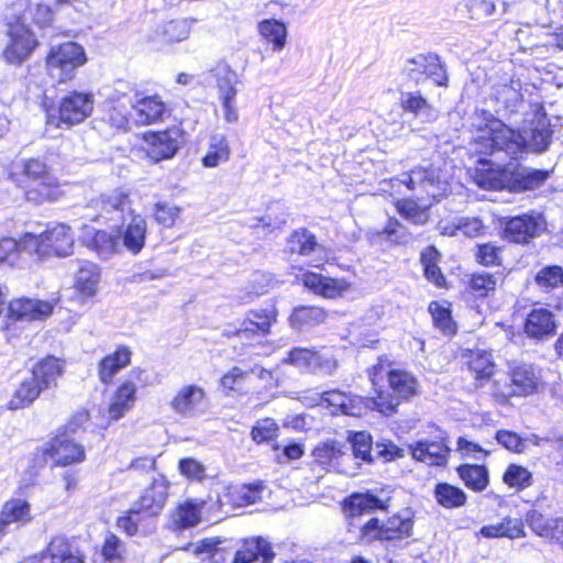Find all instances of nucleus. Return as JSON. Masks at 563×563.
Returning a JSON list of instances; mask_svg holds the SVG:
<instances>
[{"label": "nucleus", "mask_w": 563, "mask_h": 563, "mask_svg": "<svg viewBox=\"0 0 563 563\" xmlns=\"http://www.w3.org/2000/svg\"><path fill=\"white\" fill-rule=\"evenodd\" d=\"M474 129L471 151L476 155L506 156L517 158L526 148L534 153L544 152L551 143L552 131L545 117L531 122L525 135L506 125L486 110H476L472 117Z\"/></svg>", "instance_id": "nucleus-1"}, {"label": "nucleus", "mask_w": 563, "mask_h": 563, "mask_svg": "<svg viewBox=\"0 0 563 563\" xmlns=\"http://www.w3.org/2000/svg\"><path fill=\"white\" fill-rule=\"evenodd\" d=\"M63 374V365L58 358L48 356L40 361L14 390L8 404L10 410L23 409L32 405L44 389L56 385Z\"/></svg>", "instance_id": "nucleus-2"}, {"label": "nucleus", "mask_w": 563, "mask_h": 563, "mask_svg": "<svg viewBox=\"0 0 563 563\" xmlns=\"http://www.w3.org/2000/svg\"><path fill=\"white\" fill-rule=\"evenodd\" d=\"M73 245L70 228L64 223L51 225L40 234L26 233L21 239V247L41 260L52 255L67 256L71 253Z\"/></svg>", "instance_id": "nucleus-3"}, {"label": "nucleus", "mask_w": 563, "mask_h": 563, "mask_svg": "<svg viewBox=\"0 0 563 563\" xmlns=\"http://www.w3.org/2000/svg\"><path fill=\"white\" fill-rule=\"evenodd\" d=\"M390 183L394 187L405 185L420 202L435 200L446 190V183L441 179L440 172L433 167H415L408 173L391 178Z\"/></svg>", "instance_id": "nucleus-4"}, {"label": "nucleus", "mask_w": 563, "mask_h": 563, "mask_svg": "<svg viewBox=\"0 0 563 563\" xmlns=\"http://www.w3.org/2000/svg\"><path fill=\"white\" fill-rule=\"evenodd\" d=\"M368 376L374 386L379 378L386 376L389 388L400 402L409 400L419 390V382L413 374L395 367V363L387 356H380L377 363L368 368Z\"/></svg>", "instance_id": "nucleus-5"}, {"label": "nucleus", "mask_w": 563, "mask_h": 563, "mask_svg": "<svg viewBox=\"0 0 563 563\" xmlns=\"http://www.w3.org/2000/svg\"><path fill=\"white\" fill-rule=\"evenodd\" d=\"M86 60L84 48L75 42L52 46L46 56L47 73L58 82H66L74 78L76 69Z\"/></svg>", "instance_id": "nucleus-6"}, {"label": "nucleus", "mask_w": 563, "mask_h": 563, "mask_svg": "<svg viewBox=\"0 0 563 563\" xmlns=\"http://www.w3.org/2000/svg\"><path fill=\"white\" fill-rule=\"evenodd\" d=\"M5 35L8 41L2 55L5 62L12 65L25 62L38 44L23 16H15L8 21Z\"/></svg>", "instance_id": "nucleus-7"}, {"label": "nucleus", "mask_w": 563, "mask_h": 563, "mask_svg": "<svg viewBox=\"0 0 563 563\" xmlns=\"http://www.w3.org/2000/svg\"><path fill=\"white\" fill-rule=\"evenodd\" d=\"M412 521L410 518L393 516L385 522L379 523L377 519L368 520L361 530V541L371 543L375 540L396 541L411 536Z\"/></svg>", "instance_id": "nucleus-8"}, {"label": "nucleus", "mask_w": 563, "mask_h": 563, "mask_svg": "<svg viewBox=\"0 0 563 563\" xmlns=\"http://www.w3.org/2000/svg\"><path fill=\"white\" fill-rule=\"evenodd\" d=\"M169 407L176 415L184 418L199 417L208 409L207 393L199 385H184L175 393Z\"/></svg>", "instance_id": "nucleus-9"}, {"label": "nucleus", "mask_w": 563, "mask_h": 563, "mask_svg": "<svg viewBox=\"0 0 563 563\" xmlns=\"http://www.w3.org/2000/svg\"><path fill=\"white\" fill-rule=\"evenodd\" d=\"M93 107L95 98L91 92L70 91L60 100L59 122L69 126L79 124L91 115Z\"/></svg>", "instance_id": "nucleus-10"}, {"label": "nucleus", "mask_w": 563, "mask_h": 563, "mask_svg": "<svg viewBox=\"0 0 563 563\" xmlns=\"http://www.w3.org/2000/svg\"><path fill=\"white\" fill-rule=\"evenodd\" d=\"M545 229V220L539 213H525L508 219L504 228L506 240L527 244Z\"/></svg>", "instance_id": "nucleus-11"}, {"label": "nucleus", "mask_w": 563, "mask_h": 563, "mask_svg": "<svg viewBox=\"0 0 563 563\" xmlns=\"http://www.w3.org/2000/svg\"><path fill=\"white\" fill-rule=\"evenodd\" d=\"M91 203L95 208L99 209L100 213L98 217L106 219L122 220L124 222L129 220L130 216L134 214L130 192L121 188L101 194Z\"/></svg>", "instance_id": "nucleus-12"}, {"label": "nucleus", "mask_w": 563, "mask_h": 563, "mask_svg": "<svg viewBox=\"0 0 563 563\" xmlns=\"http://www.w3.org/2000/svg\"><path fill=\"white\" fill-rule=\"evenodd\" d=\"M298 279L311 292L327 299L342 298L352 288V284L344 278H332L310 271L302 272Z\"/></svg>", "instance_id": "nucleus-13"}, {"label": "nucleus", "mask_w": 563, "mask_h": 563, "mask_svg": "<svg viewBox=\"0 0 563 563\" xmlns=\"http://www.w3.org/2000/svg\"><path fill=\"white\" fill-rule=\"evenodd\" d=\"M145 151L154 162L172 158L179 148L178 130H166L144 135Z\"/></svg>", "instance_id": "nucleus-14"}, {"label": "nucleus", "mask_w": 563, "mask_h": 563, "mask_svg": "<svg viewBox=\"0 0 563 563\" xmlns=\"http://www.w3.org/2000/svg\"><path fill=\"white\" fill-rule=\"evenodd\" d=\"M551 172L534 169L523 165L509 167L508 191L523 192L540 188L550 177Z\"/></svg>", "instance_id": "nucleus-15"}, {"label": "nucleus", "mask_w": 563, "mask_h": 563, "mask_svg": "<svg viewBox=\"0 0 563 563\" xmlns=\"http://www.w3.org/2000/svg\"><path fill=\"white\" fill-rule=\"evenodd\" d=\"M412 457L430 466H444L448 463L450 448L442 440L418 441L409 446Z\"/></svg>", "instance_id": "nucleus-16"}, {"label": "nucleus", "mask_w": 563, "mask_h": 563, "mask_svg": "<svg viewBox=\"0 0 563 563\" xmlns=\"http://www.w3.org/2000/svg\"><path fill=\"white\" fill-rule=\"evenodd\" d=\"M130 221L126 227L118 234L120 236V247L123 246L133 255L139 254L146 240L147 223L140 214L129 217Z\"/></svg>", "instance_id": "nucleus-17"}, {"label": "nucleus", "mask_w": 563, "mask_h": 563, "mask_svg": "<svg viewBox=\"0 0 563 563\" xmlns=\"http://www.w3.org/2000/svg\"><path fill=\"white\" fill-rule=\"evenodd\" d=\"M275 553L269 542L263 538L246 539L234 553L232 563H272Z\"/></svg>", "instance_id": "nucleus-18"}, {"label": "nucleus", "mask_w": 563, "mask_h": 563, "mask_svg": "<svg viewBox=\"0 0 563 563\" xmlns=\"http://www.w3.org/2000/svg\"><path fill=\"white\" fill-rule=\"evenodd\" d=\"M168 483L162 476L157 475L152 478V484L144 490L139 500V510L156 516L164 508L167 499Z\"/></svg>", "instance_id": "nucleus-19"}, {"label": "nucleus", "mask_w": 563, "mask_h": 563, "mask_svg": "<svg viewBox=\"0 0 563 563\" xmlns=\"http://www.w3.org/2000/svg\"><path fill=\"white\" fill-rule=\"evenodd\" d=\"M287 363L303 369H320L327 374H332L336 368V362L333 358H323L316 351L302 347L291 350Z\"/></svg>", "instance_id": "nucleus-20"}, {"label": "nucleus", "mask_w": 563, "mask_h": 563, "mask_svg": "<svg viewBox=\"0 0 563 563\" xmlns=\"http://www.w3.org/2000/svg\"><path fill=\"white\" fill-rule=\"evenodd\" d=\"M511 384L507 391H503V397L526 396L532 394L539 384V379L531 365L520 364L512 367L510 372Z\"/></svg>", "instance_id": "nucleus-21"}, {"label": "nucleus", "mask_w": 563, "mask_h": 563, "mask_svg": "<svg viewBox=\"0 0 563 563\" xmlns=\"http://www.w3.org/2000/svg\"><path fill=\"white\" fill-rule=\"evenodd\" d=\"M52 311V303L37 299L21 298L9 305L10 316L18 320H40L48 317Z\"/></svg>", "instance_id": "nucleus-22"}, {"label": "nucleus", "mask_w": 563, "mask_h": 563, "mask_svg": "<svg viewBox=\"0 0 563 563\" xmlns=\"http://www.w3.org/2000/svg\"><path fill=\"white\" fill-rule=\"evenodd\" d=\"M51 176L47 165L37 158H27L15 162L12 165L10 177L19 186H24L29 181L42 180Z\"/></svg>", "instance_id": "nucleus-23"}, {"label": "nucleus", "mask_w": 563, "mask_h": 563, "mask_svg": "<svg viewBox=\"0 0 563 563\" xmlns=\"http://www.w3.org/2000/svg\"><path fill=\"white\" fill-rule=\"evenodd\" d=\"M47 453L56 464L63 466L81 462L85 459L84 448L65 435L53 439Z\"/></svg>", "instance_id": "nucleus-24"}, {"label": "nucleus", "mask_w": 563, "mask_h": 563, "mask_svg": "<svg viewBox=\"0 0 563 563\" xmlns=\"http://www.w3.org/2000/svg\"><path fill=\"white\" fill-rule=\"evenodd\" d=\"M196 22L194 18L170 20L156 27L152 40L167 44L179 43L188 38Z\"/></svg>", "instance_id": "nucleus-25"}, {"label": "nucleus", "mask_w": 563, "mask_h": 563, "mask_svg": "<svg viewBox=\"0 0 563 563\" xmlns=\"http://www.w3.org/2000/svg\"><path fill=\"white\" fill-rule=\"evenodd\" d=\"M137 124L148 125L162 121L167 111L166 104L158 96L144 97L132 104Z\"/></svg>", "instance_id": "nucleus-26"}, {"label": "nucleus", "mask_w": 563, "mask_h": 563, "mask_svg": "<svg viewBox=\"0 0 563 563\" xmlns=\"http://www.w3.org/2000/svg\"><path fill=\"white\" fill-rule=\"evenodd\" d=\"M100 282V271L91 262H82L75 277V290L81 300L95 297L98 292Z\"/></svg>", "instance_id": "nucleus-27"}, {"label": "nucleus", "mask_w": 563, "mask_h": 563, "mask_svg": "<svg viewBox=\"0 0 563 563\" xmlns=\"http://www.w3.org/2000/svg\"><path fill=\"white\" fill-rule=\"evenodd\" d=\"M136 401V385L133 382H124L114 391L108 407L111 420H119L129 412Z\"/></svg>", "instance_id": "nucleus-28"}, {"label": "nucleus", "mask_w": 563, "mask_h": 563, "mask_svg": "<svg viewBox=\"0 0 563 563\" xmlns=\"http://www.w3.org/2000/svg\"><path fill=\"white\" fill-rule=\"evenodd\" d=\"M479 164L482 167H477L473 176L478 187L486 190H508L509 167L485 168L487 163L483 158Z\"/></svg>", "instance_id": "nucleus-29"}, {"label": "nucleus", "mask_w": 563, "mask_h": 563, "mask_svg": "<svg viewBox=\"0 0 563 563\" xmlns=\"http://www.w3.org/2000/svg\"><path fill=\"white\" fill-rule=\"evenodd\" d=\"M22 187L25 190L26 200L36 205L56 201L63 195L59 185L52 176Z\"/></svg>", "instance_id": "nucleus-30"}, {"label": "nucleus", "mask_w": 563, "mask_h": 563, "mask_svg": "<svg viewBox=\"0 0 563 563\" xmlns=\"http://www.w3.org/2000/svg\"><path fill=\"white\" fill-rule=\"evenodd\" d=\"M328 317L323 308L316 306H299L294 309L288 318L289 325L296 330H303L325 321Z\"/></svg>", "instance_id": "nucleus-31"}, {"label": "nucleus", "mask_w": 563, "mask_h": 563, "mask_svg": "<svg viewBox=\"0 0 563 563\" xmlns=\"http://www.w3.org/2000/svg\"><path fill=\"white\" fill-rule=\"evenodd\" d=\"M203 506L205 501L180 504L170 515L172 526L175 529H187L197 526L201 521Z\"/></svg>", "instance_id": "nucleus-32"}, {"label": "nucleus", "mask_w": 563, "mask_h": 563, "mask_svg": "<svg viewBox=\"0 0 563 563\" xmlns=\"http://www.w3.org/2000/svg\"><path fill=\"white\" fill-rule=\"evenodd\" d=\"M271 324V317L267 313L251 311L241 327L235 331V335L241 340L263 336L269 332Z\"/></svg>", "instance_id": "nucleus-33"}, {"label": "nucleus", "mask_w": 563, "mask_h": 563, "mask_svg": "<svg viewBox=\"0 0 563 563\" xmlns=\"http://www.w3.org/2000/svg\"><path fill=\"white\" fill-rule=\"evenodd\" d=\"M131 362V351L125 347H119L113 354L102 358L99 363V377L104 384L112 380L113 376Z\"/></svg>", "instance_id": "nucleus-34"}, {"label": "nucleus", "mask_w": 563, "mask_h": 563, "mask_svg": "<svg viewBox=\"0 0 563 563\" xmlns=\"http://www.w3.org/2000/svg\"><path fill=\"white\" fill-rule=\"evenodd\" d=\"M468 369L474 374L477 387L492 378L495 373V363L492 354L484 350L471 352L468 356Z\"/></svg>", "instance_id": "nucleus-35"}, {"label": "nucleus", "mask_w": 563, "mask_h": 563, "mask_svg": "<svg viewBox=\"0 0 563 563\" xmlns=\"http://www.w3.org/2000/svg\"><path fill=\"white\" fill-rule=\"evenodd\" d=\"M553 314L543 308L532 310L526 320L525 331L529 336L542 338L554 330Z\"/></svg>", "instance_id": "nucleus-36"}, {"label": "nucleus", "mask_w": 563, "mask_h": 563, "mask_svg": "<svg viewBox=\"0 0 563 563\" xmlns=\"http://www.w3.org/2000/svg\"><path fill=\"white\" fill-rule=\"evenodd\" d=\"M481 534L485 538L517 539L526 536L523 522L520 518H505L496 525L484 526Z\"/></svg>", "instance_id": "nucleus-37"}, {"label": "nucleus", "mask_w": 563, "mask_h": 563, "mask_svg": "<svg viewBox=\"0 0 563 563\" xmlns=\"http://www.w3.org/2000/svg\"><path fill=\"white\" fill-rule=\"evenodd\" d=\"M418 201L411 198L398 199L395 206L397 212L405 220L415 225H423L429 220L428 209L431 206V200L429 203L421 202L422 205H419Z\"/></svg>", "instance_id": "nucleus-38"}, {"label": "nucleus", "mask_w": 563, "mask_h": 563, "mask_svg": "<svg viewBox=\"0 0 563 563\" xmlns=\"http://www.w3.org/2000/svg\"><path fill=\"white\" fill-rule=\"evenodd\" d=\"M456 472L465 486L476 493L483 492L488 486V471L483 465L463 464Z\"/></svg>", "instance_id": "nucleus-39"}, {"label": "nucleus", "mask_w": 563, "mask_h": 563, "mask_svg": "<svg viewBox=\"0 0 563 563\" xmlns=\"http://www.w3.org/2000/svg\"><path fill=\"white\" fill-rule=\"evenodd\" d=\"M437 503L446 509L460 508L466 504L465 492L449 483H438L433 489Z\"/></svg>", "instance_id": "nucleus-40"}, {"label": "nucleus", "mask_w": 563, "mask_h": 563, "mask_svg": "<svg viewBox=\"0 0 563 563\" xmlns=\"http://www.w3.org/2000/svg\"><path fill=\"white\" fill-rule=\"evenodd\" d=\"M211 74L217 80L220 99L235 98V86L238 84L236 73L233 71L227 63L220 62L211 69Z\"/></svg>", "instance_id": "nucleus-41"}, {"label": "nucleus", "mask_w": 563, "mask_h": 563, "mask_svg": "<svg viewBox=\"0 0 563 563\" xmlns=\"http://www.w3.org/2000/svg\"><path fill=\"white\" fill-rule=\"evenodd\" d=\"M230 153L227 139L221 134H214L209 140L207 153L202 157V165L208 168L217 167L229 161Z\"/></svg>", "instance_id": "nucleus-42"}, {"label": "nucleus", "mask_w": 563, "mask_h": 563, "mask_svg": "<svg viewBox=\"0 0 563 563\" xmlns=\"http://www.w3.org/2000/svg\"><path fill=\"white\" fill-rule=\"evenodd\" d=\"M0 515L10 525L18 523L24 526L32 521L31 505L21 498H13L5 501L0 510Z\"/></svg>", "instance_id": "nucleus-43"}, {"label": "nucleus", "mask_w": 563, "mask_h": 563, "mask_svg": "<svg viewBox=\"0 0 563 563\" xmlns=\"http://www.w3.org/2000/svg\"><path fill=\"white\" fill-rule=\"evenodd\" d=\"M383 508H385L384 501L369 493L354 494L346 500L345 505L347 515L351 517L361 516L364 512Z\"/></svg>", "instance_id": "nucleus-44"}, {"label": "nucleus", "mask_w": 563, "mask_h": 563, "mask_svg": "<svg viewBox=\"0 0 563 563\" xmlns=\"http://www.w3.org/2000/svg\"><path fill=\"white\" fill-rule=\"evenodd\" d=\"M251 374H256L260 377H264V375L272 377V373L264 368H253L249 373L235 366L221 377V386L228 390L242 391L250 380Z\"/></svg>", "instance_id": "nucleus-45"}, {"label": "nucleus", "mask_w": 563, "mask_h": 563, "mask_svg": "<svg viewBox=\"0 0 563 563\" xmlns=\"http://www.w3.org/2000/svg\"><path fill=\"white\" fill-rule=\"evenodd\" d=\"M399 100L404 111L413 113L417 117L426 115L428 119L433 118L432 106L419 91L401 92Z\"/></svg>", "instance_id": "nucleus-46"}, {"label": "nucleus", "mask_w": 563, "mask_h": 563, "mask_svg": "<svg viewBox=\"0 0 563 563\" xmlns=\"http://www.w3.org/2000/svg\"><path fill=\"white\" fill-rule=\"evenodd\" d=\"M88 246L95 250L100 257H109L120 252V236L106 231H97Z\"/></svg>", "instance_id": "nucleus-47"}, {"label": "nucleus", "mask_w": 563, "mask_h": 563, "mask_svg": "<svg viewBox=\"0 0 563 563\" xmlns=\"http://www.w3.org/2000/svg\"><path fill=\"white\" fill-rule=\"evenodd\" d=\"M219 544L220 541L218 539H206L190 547L196 555L206 554V559H208L209 563H227L231 553L219 548Z\"/></svg>", "instance_id": "nucleus-48"}, {"label": "nucleus", "mask_w": 563, "mask_h": 563, "mask_svg": "<svg viewBox=\"0 0 563 563\" xmlns=\"http://www.w3.org/2000/svg\"><path fill=\"white\" fill-rule=\"evenodd\" d=\"M375 236L395 244H407L412 240L407 228L395 218H390L383 230L376 231Z\"/></svg>", "instance_id": "nucleus-49"}, {"label": "nucleus", "mask_w": 563, "mask_h": 563, "mask_svg": "<svg viewBox=\"0 0 563 563\" xmlns=\"http://www.w3.org/2000/svg\"><path fill=\"white\" fill-rule=\"evenodd\" d=\"M439 256V252L434 247L430 246L422 252L421 263L423 265L424 276L427 279L440 287L444 284L445 278L437 264Z\"/></svg>", "instance_id": "nucleus-50"}, {"label": "nucleus", "mask_w": 563, "mask_h": 563, "mask_svg": "<svg viewBox=\"0 0 563 563\" xmlns=\"http://www.w3.org/2000/svg\"><path fill=\"white\" fill-rule=\"evenodd\" d=\"M73 551L71 544L68 539L62 536H56L51 539L46 549L41 552L44 563L60 562Z\"/></svg>", "instance_id": "nucleus-51"}, {"label": "nucleus", "mask_w": 563, "mask_h": 563, "mask_svg": "<svg viewBox=\"0 0 563 563\" xmlns=\"http://www.w3.org/2000/svg\"><path fill=\"white\" fill-rule=\"evenodd\" d=\"M366 411L377 410L384 416H391L397 411L400 400L390 393L378 391L376 397L365 398Z\"/></svg>", "instance_id": "nucleus-52"}, {"label": "nucleus", "mask_w": 563, "mask_h": 563, "mask_svg": "<svg viewBox=\"0 0 563 563\" xmlns=\"http://www.w3.org/2000/svg\"><path fill=\"white\" fill-rule=\"evenodd\" d=\"M317 246L316 238L307 230L295 231L287 240V247L290 253L309 255Z\"/></svg>", "instance_id": "nucleus-53"}, {"label": "nucleus", "mask_w": 563, "mask_h": 563, "mask_svg": "<svg viewBox=\"0 0 563 563\" xmlns=\"http://www.w3.org/2000/svg\"><path fill=\"white\" fill-rule=\"evenodd\" d=\"M536 284L543 289H554L563 286V268L558 265L545 266L536 275Z\"/></svg>", "instance_id": "nucleus-54"}, {"label": "nucleus", "mask_w": 563, "mask_h": 563, "mask_svg": "<svg viewBox=\"0 0 563 563\" xmlns=\"http://www.w3.org/2000/svg\"><path fill=\"white\" fill-rule=\"evenodd\" d=\"M503 479L509 487L523 489L531 485L532 474L523 466L510 464L506 470Z\"/></svg>", "instance_id": "nucleus-55"}, {"label": "nucleus", "mask_w": 563, "mask_h": 563, "mask_svg": "<svg viewBox=\"0 0 563 563\" xmlns=\"http://www.w3.org/2000/svg\"><path fill=\"white\" fill-rule=\"evenodd\" d=\"M527 522L538 536L554 538L556 518H545L541 512L532 510L527 516Z\"/></svg>", "instance_id": "nucleus-56"}, {"label": "nucleus", "mask_w": 563, "mask_h": 563, "mask_svg": "<svg viewBox=\"0 0 563 563\" xmlns=\"http://www.w3.org/2000/svg\"><path fill=\"white\" fill-rule=\"evenodd\" d=\"M420 60L424 63V79L430 78L437 86L448 85V75L438 55L430 53L427 54V58Z\"/></svg>", "instance_id": "nucleus-57"}, {"label": "nucleus", "mask_w": 563, "mask_h": 563, "mask_svg": "<svg viewBox=\"0 0 563 563\" xmlns=\"http://www.w3.org/2000/svg\"><path fill=\"white\" fill-rule=\"evenodd\" d=\"M498 280L497 274L475 273L470 279V287L478 297H485L496 289Z\"/></svg>", "instance_id": "nucleus-58"}, {"label": "nucleus", "mask_w": 563, "mask_h": 563, "mask_svg": "<svg viewBox=\"0 0 563 563\" xmlns=\"http://www.w3.org/2000/svg\"><path fill=\"white\" fill-rule=\"evenodd\" d=\"M278 434V426L271 418H264L257 421L256 426L253 427L252 438L257 443L273 442L276 440Z\"/></svg>", "instance_id": "nucleus-59"}, {"label": "nucleus", "mask_w": 563, "mask_h": 563, "mask_svg": "<svg viewBox=\"0 0 563 563\" xmlns=\"http://www.w3.org/2000/svg\"><path fill=\"white\" fill-rule=\"evenodd\" d=\"M353 452L356 457L372 462L374 460V445L371 434L362 431L352 439Z\"/></svg>", "instance_id": "nucleus-60"}, {"label": "nucleus", "mask_w": 563, "mask_h": 563, "mask_svg": "<svg viewBox=\"0 0 563 563\" xmlns=\"http://www.w3.org/2000/svg\"><path fill=\"white\" fill-rule=\"evenodd\" d=\"M258 31L264 40L273 44V48H282V23L278 20H264L258 24Z\"/></svg>", "instance_id": "nucleus-61"}, {"label": "nucleus", "mask_w": 563, "mask_h": 563, "mask_svg": "<svg viewBox=\"0 0 563 563\" xmlns=\"http://www.w3.org/2000/svg\"><path fill=\"white\" fill-rule=\"evenodd\" d=\"M181 209L166 202H157L154 206L155 220L165 228H172L180 214Z\"/></svg>", "instance_id": "nucleus-62"}, {"label": "nucleus", "mask_w": 563, "mask_h": 563, "mask_svg": "<svg viewBox=\"0 0 563 563\" xmlns=\"http://www.w3.org/2000/svg\"><path fill=\"white\" fill-rule=\"evenodd\" d=\"M342 454L341 448L336 442H324L317 445L312 452L316 462L322 465H330Z\"/></svg>", "instance_id": "nucleus-63"}, {"label": "nucleus", "mask_w": 563, "mask_h": 563, "mask_svg": "<svg viewBox=\"0 0 563 563\" xmlns=\"http://www.w3.org/2000/svg\"><path fill=\"white\" fill-rule=\"evenodd\" d=\"M21 242L12 238L0 240V268L3 266H13L19 260V250Z\"/></svg>", "instance_id": "nucleus-64"}]
</instances>
